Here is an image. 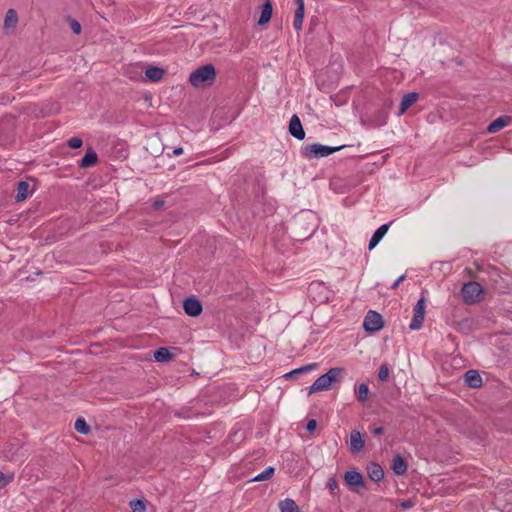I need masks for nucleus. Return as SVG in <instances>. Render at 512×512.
<instances>
[{
	"mask_svg": "<svg viewBox=\"0 0 512 512\" xmlns=\"http://www.w3.org/2000/svg\"><path fill=\"white\" fill-rule=\"evenodd\" d=\"M389 376V368L386 363L382 364L378 370V379L380 381H386Z\"/></svg>",
	"mask_w": 512,
	"mask_h": 512,
	"instance_id": "obj_29",
	"label": "nucleus"
},
{
	"mask_svg": "<svg viewBox=\"0 0 512 512\" xmlns=\"http://www.w3.org/2000/svg\"><path fill=\"white\" fill-rule=\"evenodd\" d=\"M183 153V149L181 147H177L173 150V154L179 156Z\"/></svg>",
	"mask_w": 512,
	"mask_h": 512,
	"instance_id": "obj_40",
	"label": "nucleus"
},
{
	"mask_svg": "<svg viewBox=\"0 0 512 512\" xmlns=\"http://www.w3.org/2000/svg\"><path fill=\"white\" fill-rule=\"evenodd\" d=\"M130 508L132 512H145L146 505L145 502L142 500H132L130 502Z\"/></svg>",
	"mask_w": 512,
	"mask_h": 512,
	"instance_id": "obj_28",
	"label": "nucleus"
},
{
	"mask_svg": "<svg viewBox=\"0 0 512 512\" xmlns=\"http://www.w3.org/2000/svg\"><path fill=\"white\" fill-rule=\"evenodd\" d=\"M70 27H71L73 33H75L77 35L81 33V25L77 20L70 19Z\"/></svg>",
	"mask_w": 512,
	"mask_h": 512,
	"instance_id": "obj_32",
	"label": "nucleus"
},
{
	"mask_svg": "<svg viewBox=\"0 0 512 512\" xmlns=\"http://www.w3.org/2000/svg\"><path fill=\"white\" fill-rule=\"evenodd\" d=\"M425 304L426 299L424 297H421L415 304L413 308V317L409 325L411 330H418L422 327L425 316Z\"/></svg>",
	"mask_w": 512,
	"mask_h": 512,
	"instance_id": "obj_6",
	"label": "nucleus"
},
{
	"mask_svg": "<svg viewBox=\"0 0 512 512\" xmlns=\"http://www.w3.org/2000/svg\"><path fill=\"white\" fill-rule=\"evenodd\" d=\"M12 480L11 476H6L0 471V490L3 489Z\"/></svg>",
	"mask_w": 512,
	"mask_h": 512,
	"instance_id": "obj_34",
	"label": "nucleus"
},
{
	"mask_svg": "<svg viewBox=\"0 0 512 512\" xmlns=\"http://www.w3.org/2000/svg\"><path fill=\"white\" fill-rule=\"evenodd\" d=\"M303 21V18L294 16L293 27L296 31H300L302 29Z\"/></svg>",
	"mask_w": 512,
	"mask_h": 512,
	"instance_id": "obj_35",
	"label": "nucleus"
},
{
	"mask_svg": "<svg viewBox=\"0 0 512 512\" xmlns=\"http://www.w3.org/2000/svg\"><path fill=\"white\" fill-rule=\"evenodd\" d=\"M406 278V275L403 274L400 277H398L394 283L391 285V289H396Z\"/></svg>",
	"mask_w": 512,
	"mask_h": 512,
	"instance_id": "obj_37",
	"label": "nucleus"
},
{
	"mask_svg": "<svg viewBox=\"0 0 512 512\" xmlns=\"http://www.w3.org/2000/svg\"><path fill=\"white\" fill-rule=\"evenodd\" d=\"M464 381L471 388L482 386V378L476 370H468L464 375Z\"/></svg>",
	"mask_w": 512,
	"mask_h": 512,
	"instance_id": "obj_12",
	"label": "nucleus"
},
{
	"mask_svg": "<svg viewBox=\"0 0 512 512\" xmlns=\"http://www.w3.org/2000/svg\"><path fill=\"white\" fill-rule=\"evenodd\" d=\"M367 473L374 482H379L384 478V470L378 463H370L367 466Z\"/></svg>",
	"mask_w": 512,
	"mask_h": 512,
	"instance_id": "obj_15",
	"label": "nucleus"
},
{
	"mask_svg": "<svg viewBox=\"0 0 512 512\" xmlns=\"http://www.w3.org/2000/svg\"><path fill=\"white\" fill-rule=\"evenodd\" d=\"M17 23H18V16H17L16 11L14 9H9L6 12V15L4 18V28L5 29H9V28L14 29L16 27Z\"/></svg>",
	"mask_w": 512,
	"mask_h": 512,
	"instance_id": "obj_21",
	"label": "nucleus"
},
{
	"mask_svg": "<svg viewBox=\"0 0 512 512\" xmlns=\"http://www.w3.org/2000/svg\"><path fill=\"white\" fill-rule=\"evenodd\" d=\"M327 488L331 491V493H334V491L338 489V483L334 477H330L327 480Z\"/></svg>",
	"mask_w": 512,
	"mask_h": 512,
	"instance_id": "obj_33",
	"label": "nucleus"
},
{
	"mask_svg": "<svg viewBox=\"0 0 512 512\" xmlns=\"http://www.w3.org/2000/svg\"><path fill=\"white\" fill-rule=\"evenodd\" d=\"M418 97L419 96L416 92L405 94L401 100L398 115H403L407 109L417 101Z\"/></svg>",
	"mask_w": 512,
	"mask_h": 512,
	"instance_id": "obj_13",
	"label": "nucleus"
},
{
	"mask_svg": "<svg viewBox=\"0 0 512 512\" xmlns=\"http://www.w3.org/2000/svg\"><path fill=\"white\" fill-rule=\"evenodd\" d=\"M390 224L386 223L381 225L372 235V237L369 240L368 248L369 250L374 249L378 243L382 240V238L385 236L389 229Z\"/></svg>",
	"mask_w": 512,
	"mask_h": 512,
	"instance_id": "obj_10",
	"label": "nucleus"
},
{
	"mask_svg": "<svg viewBox=\"0 0 512 512\" xmlns=\"http://www.w3.org/2000/svg\"><path fill=\"white\" fill-rule=\"evenodd\" d=\"M317 366H318L317 363H311V364L305 365L303 367L292 370L291 372L287 373L286 376L294 377V376L302 374V373H307V372H310V371L316 369Z\"/></svg>",
	"mask_w": 512,
	"mask_h": 512,
	"instance_id": "obj_25",
	"label": "nucleus"
},
{
	"mask_svg": "<svg viewBox=\"0 0 512 512\" xmlns=\"http://www.w3.org/2000/svg\"><path fill=\"white\" fill-rule=\"evenodd\" d=\"M31 195L30 185L26 181H20L17 186V193L15 196L16 202L26 200Z\"/></svg>",
	"mask_w": 512,
	"mask_h": 512,
	"instance_id": "obj_17",
	"label": "nucleus"
},
{
	"mask_svg": "<svg viewBox=\"0 0 512 512\" xmlns=\"http://www.w3.org/2000/svg\"><path fill=\"white\" fill-rule=\"evenodd\" d=\"M316 426H317V422H316V420H315V419H311V420H309V421L307 422V424H306V429H307L309 432H312V431H314V430H315Z\"/></svg>",
	"mask_w": 512,
	"mask_h": 512,
	"instance_id": "obj_36",
	"label": "nucleus"
},
{
	"mask_svg": "<svg viewBox=\"0 0 512 512\" xmlns=\"http://www.w3.org/2000/svg\"><path fill=\"white\" fill-rule=\"evenodd\" d=\"M510 123H511L510 116H507V115L500 116L488 125L487 131L489 133H496V132L500 131L502 128L509 125Z\"/></svg>",
	"mask_w": 512,
	"mask_h": 512,
	"instance_id": "obj_11",
	"label": "nucleus"
},
{
	"mask_svg": "<svg viewBox=\"0 0 512 512\" xmlns=\"http://www.w3.org/2000/svg\"><path fill=\"white\" fill-rule=\"evenodd\" d=\"M364 440L358 430H353L350 433V449L352 452H360L364 447Z\"/></svg>",
	"mask_w": 512,
	"mask_h": 512,
	"instance_id": "obj_14",
	"label": "nucleus"
},
{
	"mask_svg": "<svg viewBox=\"0 0 512 512\" xmlns=\"http://www.w3.org/2000/svg\"><path fill=\"white\" fill-rule=\"evenodd\" d=\"M289 133L297 140L305 138V131L297 115H293L289 122Z\"/></svg>",
	"mask_w": 512,
	"mask_h": 512,
	"instance_id": "obj_9",
	"label": "nucleus"
},
{
	"mask_svg": "<svg viewBox=\"0 0 512 512\" xmlns=\"http://www.w3.org/2000/svg\"><path fill=\"white\" fill-rule=\"evenodd\" d=\"M392 469L396 475H403L407 471V464L402 456L397 455L393 458Z\"/></svg>",
	"mask_w": 512,
	"mask_h": 512,
	"instance_id": "obj_19",
	"label": "nucleus"
},
{
	"mask_svg": "<svg viewBox=\"0 0 512 512\" xmlns=\"http://www.w3.org/2000/svg\"><path fill=\"white\" fill-rule=\"evenodd\" d=\"M295 3L297 5V8L295 10L294 16L301 17L304 19V14H305L304 0H295Z\"/></svg>",
	"mask_w": 512,
	"mask_h": 512,
	"instance_id": "obj_30",
	"label": "nucleus"
},
{
	"mask_svg": "<svg viewBox=\"0 0 512 512\" xmlns=\"http://www.w3.org/2000/svg\"><path fill=\"white\" fill-rule=\"evenodd\" d=\"M373 434L374 435H381L383 433V428L382 427H376L372 430Z\"/></svg>",
	"mask_w": 512,
	"mask_h": 512,
	"instance_id": "obj_39",
	"label": "nucleus"
},
{
	"mask_svg": "<svg viewBox=\"0 0 512 512\" xmlns=\"http://www.w3.org/2000/svg\"><path fill=\"white\" fill-rule=\"evenodd\" d=\"M216 79V70L212 64L203 65L194 70L189 76L190 84L195 88L210 86Z\"/></svg>",
	"mask_w": 512,
	"mask_h": 512,
	"instance_id": "obj_1",
	"label": "nucleus"
},
{
	"mask_svg": "<svg viewBox=\"0 0 512 512\" xmlns=\"http://www.w3.org/2000/svg\"><path fill=\"white\" fill-rule=\"evenodd\" d=\"M346 485L353 491H358L364 486V479L361 473L355 470H349L344 474Z\"/></svg>",
	"mask_w": 512,
	"mask_h": 512,
	"instance_id": "obj_7",
	"label": "nucleus"
},
{
	"mask_svg": "<svg viewBox=\"0 0 512 512\" xmlns=\"http://www.w3.org/2000/svg\"><path fill=\"white\" fill-rule=\"evenodd\" d=\"M74 428L78 433L86 435L90 432V426L83 418H78L75 421Z\"/></svg>",
	"mask_w": 512,
	"mask_h": 512,
	"instance_id": "obj_26",
	"label": "nucleus"
},
{
	"mask_svg": "<svg viewBox=\"0 0 512 512\" xmlns=\"http://www.w3.org/2000/svg\"><path fill=\"white\" fill-rule=\"evenodd\" d=\"M343 148V146L338 147H332V146H326L318 143L310 144L305 146L302 149V155L307 159H319L323 157H327L331 155L332 153L339 151Z\"/></svg>",
	"mask_w": 512,
	"mask_h": 512,
	"instance_id": "obj_3",
	"label": "nucleus"
},
{
	"mask_svg": "<svg viewBox=\"0 0 512 512\" xmlns=\"http://www.w3.org/2000/svg\"><path fill=\"white\" fill-rule=\"evenodd\" d=\"M164 74V69L155 66H149L145 71L146 77L153 82L160 81Z\"/></svg>",
	"mask_w": 512,
	"mask_h": 512,
	"instance_id": "obj_18",
	"label": "nucleus"
},
{
	"mask_svg": "<svg viewBox=\"0 0 512 512\" xmlns=\"http://www.w3.org/2000/svg\"><path fill=\"white\" fill-rule=\"evenodd\" d=\"M98 160L97 154L94 150L88 149L84 157L81 159L80 167L87 168L96 164Z\"/></svg>",
	"mask_w": 512,
	"mask_h": 512,
	"instance_id": "obj_20",
	"label": "nucleus"
},
{
	"mask_svg": "<svg viewBox=\"0 0 512 512\" xmlns=\"http://www.w3.org/2000/svg\"><path fill=\"white\" fill-rule=\"evenodd\" d=\"M482 293V286L475 281L465 283L461 289L462 298L466 304H475L479 302Z\"/></svg>",
	"mask_w": 512,
	"mask_h": 512,
	"instance_id": "obj_4",
	"label": "nucleus"
},
{
	"mask_svg": "<svg viewBox=\"0 0 512 512\" xmlns=\"http://www.w3.org/2000/svg\"><path fill=\"white\" fill-rule=\"evenodd\" d=\"M274 468L273 467H267L263 472L256 475L254 478H252L251 481L253 482H261L270 479L274 474Z\"/></svg>",
	"mask_w": 512,
	"mask_h": 512,
	"instance_id": "obj_27",
	"label": "nucleus"
},
{
	"mask_svg": "<svg viewBox=\"0 0 512 512\" xmlns=\"http://www.w3.org/2000/svg\"><path fill=\"white\" fill-rule=\"evenodd\" d=\"M413 506V502L410 500L404 501L401 503V507L403 509H410Z\"/></svg>",
	"mask_w": 512,
	"mask_h": 512,
	"instance_id": "obj_38",
	"label": "nucleus"
},
{
	"mask_svg": "<svg viewBox=\"0 0 512 512\" xmlns=\"http://www.w3.org/2000/svg\"><path fill=\"white\" fill-rule=\"evenodd\" d=\"M369 387L366 383H361L355 388V395L359 402L365 403L368 399Z\"/></svg>",
	"mask_w": 512,
	"mask_h": 512,
	"instance_id": "obj_22",
	"label": "nucleus"
},
{
	"mask_svg": "<svg viewBox=\"0 0 512 512\" xmlns=\"http://www.w3.org/2000/svg\"><path fill=\"white\" fill-rule=\"evenodd\" d=\"M67 144L72 149H78L82 146L83 141L79 137H72L68 140Z\"/></svg>",
	"mask_w": 512,
	"mask_h": 512,
	"instance_id": "obj_31",
	"label": "nucleus"
},
{
	"mask_svg": "<svg viewBox=\"0 0 512 512\" xmlns=\"http://www.w3.org/2000/svg\"><path fill=\"white\" fill-rule=\"evenodd\" d=\"M384 326V321L378 312L369 310L363 320V328L366 332L374 333L381 330Z\"/></svg>",
	"mask_w": 512,
	"mask_h": 512,
	"instance_id": "obj_5",
	"label": "nucleus"
},
{
	"mask_svg": "<svg viewBox=\"0 0 512 512\" xmlns=\"http://www.w3.org/2000/svg\"><path fill=\"white\" fill-rule=\"evenodd\" d=\"M273 7L270 0H266L265 3L261 6V14L258 20L259 25L267 24L272 17Z\"/></svg>",
	"mask_w": 512,
	"mask_h": 512,
	"instance_id": "obj_16",
	"label": "nucleus"
},
{
	"mask_svg": "<svg viewBox=\"0 0 512 512\" xmlns=\"http://www.w3.org/2000/svg\"><path fill=\"white\" fill-rule=\"evenodd\" d=\"M154 358L157 362H167L172 359V354L168 348L160 347L154 352Z\"/></svg>",
	"mask_w": 512,
	"mask_h": 512,
	"instance_id": "obj_23",
	"label": "nucleus"
},
{
	"mask_svg": "<svg viewBox=\"0 0 512 512\" xmlns=\"http://www.w3.org/2000/svg\"><path fill=\"white\" fill-rule=\"evenodd\" d=\"M343 370L339 367L329 369L325 374L318 377L309 388V394L328 390L331 385L337 381Z\"/></svg>",
	"mask_w": 512,
	"mask_h": 512,
	"instance_id": "obj_2",
	"label": "nucleus"
},
{
	"mask_svg": "<svg viewBox=\"0 0 512 512\" xmlns=\"http://www.w3.org/2000/svg\"><path fill=\"white\" fill-rule=\"evenodd\" d=\"M281 512H300L297 504L292 499H285L280 502Z\"/></svg>",
	"mask_w": 512,
	"mask_h": 512,
	"instance_id": "obj_24",
	"label": "nucleus"
},
{
	"mask_svg": "<svg viewBox=\"0 0 512 512\" xmlns=\"http://www.w3.org/2000/svg\"><path fill=\"white\" fill-rule=\"evenodd\" d=\"M183 308L185 313L191 317H196L202 312V304L195 297L187 298L183 303Z\"/></svg>",
	"mask_w": 512,
	"mask_h": 512,
	"instance_id": "obj_8",
	"label": "nucleus"
}]
</instances>
